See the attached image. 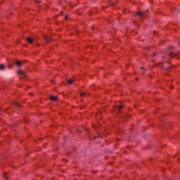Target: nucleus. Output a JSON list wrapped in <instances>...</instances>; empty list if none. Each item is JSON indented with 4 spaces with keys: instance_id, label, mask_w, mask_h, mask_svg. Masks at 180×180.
I'll use <instances>...</instances> for the list:
<instances>
[{
    "instance_id": "obj_1",
    "label": "nucleus",
    "mask_w": 180,
    "mask_h": 180,
    "mask_svg": "<svg viewBox=\"0 0 180 180\" xmlns=\"http://www.w3.org/2000/svg\"><path fill=\"white\" fill-rule=\"evenodd\" d=\"M169 56L170 57H176V58H179V57H180V51L179 52H176V53L171 52L169 53Z\"/></svg>"
},
{
    "instance_id": "obj_2",
    "label": "nucleus",
    "mask_w": 180,
    "mask_h": 180,
    "mask_svg": "<svg viewBox=\"0 0 180 180\" xmlns=\"http://www.w3.org/2000/svg\"><path fill=\"white\" fill-rule=\"evenodd\" d=\"M18 75H20V78H25L26 77V72H23L22 70H18Z\"/></svg>"
},
{
    "instance_id": "obj_3",
    "label": "nucleus",
    "mask_w": 180,
    "mask_h": 180,
    "mask_svg": "<svg viewBox=\"0 0 180 180\" xmlns=\"http://www.w3.org/2000/svg\"><path fill=\"white\" fill-rule=\"evenodd\" d=\"M50 101H51L52 102H57V101H58V98H57V96H51Z\"/></svg>"
},
{
    "instance_id": "obj_4",
    "label": "nucleus",
    "mask_w": 180,
    "mask_h": 180,
    "mask_svg": "<svg viewBox=\"0 0 180 180\" xmlns=\"http://www.w3.org/2000/svg\"><path fill=\"white\" fill-rule=\"evenodd\" d=\"M26 40L28 43H30V44H32V43H33V39L30 38V37H27Z\"/></svg>"
},
{
    "instance_id": "obj_5",
    "label": "nucleus",
    "mask_w": 180,
    "mask_h": 180,
    "mask_svg": "<svg viewBox=\"0 0 180 180\" xmlns=\"http://www.w3.org/2000/svg\"><path fill=\"white\" fill-rule=\"evenodd\" d=\"M16 65H18V67H22V62L21 61H15Z\"/></svg>"
},
{
    "instance_id": "obj_6",
    "label": "nucleus",
    "mask_w": 180,
    "mask_h": 180,
    "mask_svg": "<svg viewBox=\"0 0 180 180\" xmlns=\"http://www.w3.org/2000/svg\"><path fill=\"white\" fill-rule=\"evenodd\" d=\"M0 70L5 71V66L4 65V64L0 65Z\"/></svg>"
},
{
    "instance_id": "obj_7",
    "label": "nucleus",
    "mask_w": 180,
    "mask_h": 180,
    "mask_svg": "<svg viewBox=\"0 0 180 180\" xmlns=\"http://www.w3.org/2000/svg\"><path fill=\"white\" fill-rule=\"evenodd\" d=\"M44 40H45V41H46V43H49V41H50L51 39H50V37L46 36V37H44Z\"/></svg>"
},
{
    "instance_id": "obj_8",
    "label": "nucleus",
    "mask_w": 180,
    "mask_h": 180,
    "mask_svg": "<svg viewBox=\"0 0 180 180\" xmlns=\"http://www.w3.org/2000/svg\"><path fill=\"white\" fill-rule=\"evenodd\" d=\"M137 16H143L144 15V13H142V12H140L139 11L137 13H136Z\"/></svg>"
},
{
    "instance_id": "obj_9",
    "label": "nucleus",
    "mask_w": 180,
    "mask_h": 180,
    "mask_svg": "<svg viewBox=\"0 0 180 180\" xmlns=\"http://www.w3.org/2000/svg\"><path fill=\"white\" fill-rule=\"evenodd\" d=\"M68 84H69V85H72V82H74V80H73V79H69V80L68 81Z\"/></svg>"
},
{
    "instance_id": "obj_10",
    "label": "nucleus",
    "mask_w": 180,
    "mask_h": 180,
    "mask_svg": "<svg viewBox=\"0 0 180 180\" xmlns=\"http://www.w3.org/2000/svg\"><path fill=\"white\" fill-rule=\"evenodd\" d=\"M117 109H118V110L120 111V110L123 109V105H118Z\"/></svg>"
},
{
    "instance_id": "obj_11",
    "label": "nucleus",
    "mask_w": 180,
    "mask_h": 180,
    "mask_svg": "<svg viewBox=\"0 0 180 180\" xmlns=\"http://www.w3.org/2000/svg\"><path fill=\"white\" fill-rule=\"evenodd\" d=\"M80 96L84 97V96H86V94L82 92V93H80Z\"/></svg>"
},
{
    "instance_id": "obj_12",
    "label": "nucleus",
    "mask_w": 180,
    "mask_h": 180,
    "mask_svg": "<svg viewBox=\"0 0 180 180\" xmlns=\"http://www.w3.org/2000/svg\"><path fill=\"white\" fill-rule=\"evenodd\" d=\"M163 70H168L169 67H165V65H162Z\"/></svg>"
},
{
    "instance_id": "obj_13",
    "label": "nucleus",
    "mask_w": 180,
    "mask_h": 180,
    "mask_svg": "<svg viewBox=\"0 0 180 180\" xmlns=\"http://www.w3.org/2000/svg\"><path fill=\"white\" fill-rule=\"evenodd\" d=\"M15 106H18L19 108H20V104L18 103H15L14 104Z\"/></svg>"
},
{
    "instance_id": "obj_14",
    "label": "nucleus",
    "mask_w": 180,
    "mask_h": 180,
    "mask_svg": "<svg viewBox=\"0 0 180 180\" xmlns=\"http://www.w3.org/2000/svg\"><path fill=\"white\" fill-rule=\"evenodd\" d=\"M4 176L5 180H8V177H6V175L4 174Z\"/></svg>"
},
{
    "instance_id": "obj_15",
    "label": "nucleus",
    "mask_w": 180,
    "mask_h": 180,
    "mask_svg": "<svg viewBox=\"0 0 180 180\" xmlns=\"http://www.w3.org/2000/svg\"><path fill=\"white\" fill-rule=\"evenodd\" d=\"M65 19H68V16H65Z\"/></svg>"
},
{
    "instance_id": "obj_16",
    "label": "nucleus",
    "mask_w": 180,
    "mask_h": 180,
    "mask_svg": "<svg viewBox=\"0 0 180 180\" xmlns=\"http://www.w3.org/2000/svg\"><path fill=\"white\" fill-rule=\"evenodd\" d=\"M141 70H144V68H141Z\"/></svg>"
},
{
    "instance_id": "obj_17",
    "label": "nucleus",
    "mask_w": 180,
    "mask_h": 180,
    "mask_svg": "<svg viewBox=\"0 0 180 180\" xmlns=\"http://www.w3.org/2000/svg\"><path fill=\"white\" fill-rule=\"evenodd\" d=\"M153 56H155V53H153Z\"/></svg>"
}]
</instances>
